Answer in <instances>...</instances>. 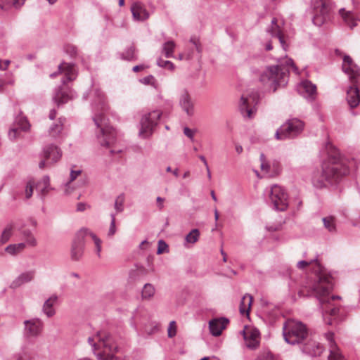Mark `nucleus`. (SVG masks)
I'll return each instance as SVG.
<instances>
[{
    "mask_svg": "<svg viewBox=\"0 0 360 360\" xmlns=\"http://www.w3.org/2000/svg\"><path fill=\"white\" fill-rule=\"evenodd\" d=\"M176 44L173 41H168L163 44L162 53L166 58L173 57V53Z\"/></svg>",
    "mask_w": 360,
    "mask_h": 360,
    "instance_id": "36",
    "label": "nucleus"
},
{
    "mask_svg": "<svg viewBox=\"0 0 360 360\" xmlns=\"http://www.w3.org/2000/svg\"><path fill=\"white\" fill-rule=\"evenodd\" d=\"M34 186H35V183L33 180H30L27 182L26 188H25L26 198L28 199L32 197V195L33 194V190H34Z\"/></svg>",
    "mask_w": 360,
    "mask_h": 360,
    "instance_id": "47",
    "label": "nucleus"
},
{
    "mask_svg": "<svg viewBox=\"0 0 360 360\" xmlns=\"http://www.w3.org/2000/svg\"><path fill=\"white\" fill-rule=\"evenodd\" d=\"M301 349L303 353L311 356H318L323 353V347L319 342L311 340L302 344Z\"/></svg>",
    "mask_w": 360,
    "mask_h": 360,
    "instance_id": "18",
    "label": "nucleus"
},
{
    "mask_svg": "<svg viewBox=\"0 0 360 360\" xmlns=\"http://www.w3.org/2000/svg\"><path fill=\"white\" fill-rule=\"evenodd\" d=\"M62 152L60 149L53 144L48 145L44 148L43 158L47 160L48 164H53L60 159Z\"/></svg>",
    "mask_w": 360,
    "mask_h": 360,
    "instance_id": "17",
    "label": "nucleus"
},
{
    "mask_svg": "<svg viewBox=\"0 0 360 360\" xmlns=\"http://www.w3.org/2000/svg\"><path fill=\"white\" fill-rule=\"evenodd\" d=\"M115 233H116L115 223H114L113 221H110L108 236L109 237H111V236H114Z\"/></svg>",
    "mask_w": 360,
    "mask_h": 360,
    "instance_id": "54",
    "label": "nucleus"
},
{
    "mask_svg": "<svg viewBox=\"0 0 360 360\" xmlns=\"http://www.w3.org/2000/svg\"><path fill=\"white\" fill-rule=\"evenodd\" d=\"M13 229V225L12 224H8L6 227L3 231L1 238H0V245L5 244L7 243L11 235H12V231Z\"/></svg>",
    "mask_w": 360,
    "mask_h": 360,
    "instance_id": "37",
    "label": "nucleus"
},
{
    "mask_svg": "<svg viewBox=\"0 0 360 360\" xmlns=\"http://www.w3.org/2000/svg\"><path fill=\"white\" fill-rule=\"evenodd\" d=\"M66 51L73 56L77 54V48L74 46H68Z\"/></svg>",
    "mask_w": 360,
    "mask_h": 360,
    "instance_id": "57",
    "label": "nucleus"
},
{
    "mask_svg": "<svg viewBox=\"0 0 360 360\" xmlns=\"http://www.w3.org/2000/svg\"><path fill=\"white\" fill-rule=\"evenodd\" d=\"M49 117L50 120H54L55 117H56V110H54V109L51 110L50 111V112H49Z\"/></svg>",
    "mask_w": 360,
    "mask_h": 360,
    "instance_id": "62",
    "label": "nucleus"
},
{
    "mask_svg": "<svg viewBox=\"0 0 360 360\" xmlns=\"http://www.w3.org/2000/svg\"><path fill=\"white\" fill-rule=\"evenodd\" d=\"M252 302V297L250 295L246 294L245 295H244L243 297V298L240 301V308H239L240 313L241 314H248Z\"/></svg>",
    "mask_w": 360,
    "mask_h": 360,
    "instance_id": "32",
    "label": "nucleus"
},
{
    "mask_svg": "<svg viewBox=\"0 0 360 360\" xmlns=\"http://www.w3.org/2000/svg\"><path fill=\"white\" fill-rule=\"evenodd\" d=\"M285 65H283V63L280 62L278 65L269 66L260 75L259 80L264 84L268 85L274 92L278 87L284 86L288 83L290 67L295 71L297 70L291 58H285Z\"/></svg>",
    "mask_w": 360,
    "mask_h": 360,
    "instance_id": "2",
    "label": "nucleus"
},
{
    "mask_svg": "<svg viewBox=\"0 0 360 360\" xmlns=\"http://www.w3.org/2000/svg\"><path fill=\"white\" fill-rule=\"evenodd\" d=\"M326 150L328 157L321 163V170L312 176V184L317 188L336 185L349 173L346 160L340 157L335 146L328 142Z\"/></svg>",
    "mask_w": 360,
    "mask_h": 360,
    "instance_id": "1",
    "label": "nucleus"
},
{
    "mask_svg": "<svg viewBox=\"0 0 360 360\" xmlns=\"http://www.w3.org/2000/svg\"><path fill=\"white\" fill-rule=\"evenodd\" d=\"M339 13L342 16L345 22L351 29H353L357 25V21H359V19L353 12L350 11H346L345 8H341L339 11Z\"/></svg>",
    "mask_w": 360,
    "mask_h": 360,
    "instance_id": "24",
    "label": "nucleus"
},
{
    "mask_svg": "<svg viewBox=\"0 0 360 360\" xmlns=\"http://www.w3.org/2000/svg\"><path fill=\"white\" fill-rule=\"evenodd\" d=\"M342 68L352 84L347 90V101L351 108H355L360 103V93L358 87L360 80V68L349 56H344Z\"/></svg>",
    "mask_w": 360,
    "mask_h": 360,
    "instance_id": "4",
    "label": "nucleus"
},
{
    "mask_svg": "<svg viewBox=\"0 0 360 360\" xmlns=\"http://www.w3.org/2000/svg\"><path fill=\"white\" fill-rule=\"evenodd\" d=\"M155 288L150 283H146L144 285L142 290L141 296L143 299H150L155 294Z\"/></svg>",
    "mask_w": 360,
    "mask_h": 360,
    "instance_id": "38",
    "label": "nucleus"
},
{
    "mask_svg": "<svg viewBox=\"0 0 360 360\" xmlns=\"http://www.w3.org/2000/svg\"><path fill=\"white\" fill-rule=\"evenodd\" d=\"M58 297L56 295L51 296L44 303L42 311L46 315L47 317H52L55 314L56 311L53 309V305L56 303Z\"/></svg>",
    "mask_w": 360,
    "mask_h": 360,
    "instance_id": "28",
    "label": "nucleus"
},
{
    "mask_svg": "<svg viewBox=\"0 0 360 360\" xmlns=\"http://www.w3.org/2000/svg\"><path fill=\"white\" fill-rule=\"evenodd\" d=\"M157 65L161 68H163L172 70V71L174 70V63L169 60H164L162 58H158L157 60Z\"/></svg>",
    "mask_w": 360,
    "mask_h": 360,
    "instance_id": "45",
    "label": "nucleus"
},
{
    "mask_svg": "<svg viewBox=\"0 0 360 360\" xmlns=\"http://www.w3.org/2000/svg\"><path fill=\"white\" fill-rule=\"evenodd\" d=\"M184 134L188 137L189 139H193V135H194V133L193 131L189 129L188 127H184Z\"/></svg>",
    "mask_w": 360,
    "mask_h": 360,
    "instance_id": "56",
    "label": "nucleus"
},
{
    "mask_svg": "<svg viewBox=\"0 0 360 360\" xmlns=\"http://www.w3.org/2000/svg\"><path fill=\"white\" fill-rule=\"evenodd\" d=\"M87 236H91V238L93 239L95 246H96V252L98 257H101V240L100 238H98L95 233L91 232L88 229Z\"/></svg>",
    "mask_w": 360,
    "mask_h": 360,
    "instance_id": "42",
    "label": "nucleus"
},
{
    "mask_svg": "<svg viewBox=\"0 0 360 360\" xmlns=\"http://www.w3.org/2000/svg\"><path fill=\"white\" fill-rule=\"evenodd\" d=\"M144 68H145V67L143 65H135L132 70L134 72H138V71L143 70Z\"/></svg>",
    "mask_w": 360,
    "mask_h": 360,
    "instance_id": "61",
    "label": "nucleus"
},
{
    "mask_svg": "<svg viewBox=\"0 0 360 360\" xmlns=\"http://www.w3.org/2000/svg\"><path fill=\"white\" fill-rule=\"evenodd\" d=\"M228 323L229 320L223 317L211 320L209 322V328L211 334L214 336L220 335Z\"/></svg>",
    "mask_w": 360,
    "mask_h": 360,
    "instance_id": "21",
    "label": "nucleus"
},
{
    "mask_svg": "<svg viewBox=\"0 0 360 360\" xmlns=\"http://www.w3.org/2000/svg\"><path fill=\"white\" fill-rule=\"evenodd\" d=\"M24 335L30 338L38 337L41 334L44 323L41 319L34 318L24 321Z\"/></svg>",
    "mask_w": 360,
    "mask_h": 360,
    "instance_id": "13",
    "label": "nucleus"
},
{
    "mask_svg": "<svg viewBox=\"0 0 360 360\" xmlns=\"http://www.w3.org/2000/svg\"><path fill=\"white\" fill-rule=\"evenodd\" d=\"M65 119H62L61 117L58 119V123L53 124L50 127L49 134L51 136L56 138L58 136L60 133L63 129V121Z\"/></svg>",
    "mask_w": 360,
    "mask_h": 360,
    "instance_id": "35",
    "label": "nucleus"
},
{
    "mask_svg": "<svg viewBox=\"0 0 360 360\" xmlns=\"http://www.w3.org/2000/svg\"><path fill=\"white\" fill-rule=\"evenodd\" d=\"M200 236V231L197 229H193L189 233H188L185 238L186 241L189 243H196Z\"/></svg>",
    "mask_w": 360,
    "mask_h": 360,
    "instance_id": "43",
    "label": "nucleus"
},
{
    "mask_svg": "<svg viewBox=\"0 0 360 360\" xmlns=\"http://www.w3.org/2000/svg\"><path fill=\"white\" fill-rule=\"evenodd\" d=\"M94 101L93 107L95 109L96 106L98 110L105 111L107 109V105L105 103V98L103 92L98 89H96L94 91Z\"/></svg>",
    "mask_w": 360,
    "mask_h": 360,
    "instance_id": "26",
    "label": "nucleus"
},
{
    "mask_svg": "<svg viewBox=\"0 0 360 360\" xmlns=\"http://www.w3.org/2000/svg\"><path fill=\"white\" fill-rule=\"evenodd\" d=\"M167 333H168L169 338H173L176 335V322L174 321H172L169 323Z\"/></svg>",
    "mask_w": 360,
    "mask_h": 360,
    "instance_id": "48",
    "label": "nucleus"
},
{
    "mask_svg": "<svg viewBox=\"0 0 360 360\" xmlns=\"http://www.w3.org/2000/svg\"><path fill=\"white\" fill-rule=\"evenodd\" d=\"M261 169L266 172H268L270 169V165L267 162H262L261 163Z\"/></svg>",
    "mask_w": 360,
    "mask_h": 360,
    "instance_id": "60",
    "label": "nucleus"
},
{
    "mask_svg": "<svg viewBox=\"0 0 360 360\" xmlns=\"http://www.w3.org/2000/svg\"><path fill=\"white\" fill-rule=\"evenodd\" d=\"M125 195L124 193L120 194L115 199L114 207L117 212H122L124 210V203Z\"/></svg>",
    "mask_w": 360,
    "mask_h": 360,
    "instance_id": "41",
    "label": "nucleus"
},
{
    "mask_svg": "<svg viewBox=\"0 0 360 360\" xmlns=\"http://www.w3.org/2000/svg\"><path fill=\"white\" fill-rule=\"evenodd\" d=\"M240 110L244 117L248 118H252L255 112V109L249 105V98L243 96L240 98Z\"/></svg>",
    "mask_w": 360,
    "mask_h": 360,
    "instance_id": "30",
    "label": "nucleus"
},
{
    "mask_svg": "<svg viewBox=\"0 0 360 360\" xmlns=\"http://www.w3.org/2000/svg\"><path fill=\"white\" fill-rule=\"evenodd\" d=\"M81 170H71L70 175V182L73 181L81 174Z\"/></svg>",
    "mask_w": 360,
    "mask_h": 360,
    "instance_id": "55",
    "label": "nucleus"
},
{
    "mask_svg": "<svg viewBox=\"0 0 360 360\" xmlns=\"http://www.w3.org/2000/svg\"><path fill=\"white\" fill-rule=\"evenodd\" d=\"M93 120L98 129L96 137L100 145L105 147L110 146L115 141V129L108 126V120L103 112L95 113Z\"/></svg>",
    "mask_w": 360,
    "mask_h": 360,
    "instance_id": "7",
    "label": "nucleus"
},
{
    "mask_svg": "<svg viewBox=\"0 0 360 360\" xmlns=\"http://www.w3.org/2000/svg\"><path fill=\"white\" fill-rule=\"evenodd\" d=\"M141 82L145 84H153L155 78L153 75H148L142 79Z\"/></svg>",
    "mask_w": 360,
    "mask_h": 360,
    "instance_id": "53",
    "label": "nucleus"
},
{
    "mask_svg": "<svg viewBox=\"0 0 360 360\" xmlns=\"http://www.w3.org/2000/svg\"><path fill=\"white\" fill-rule=\"evenodd\" d=\"M324 336L328 342L329 346L330 354L328 355V360H345L334 340V333L329 331L326 333Z\"/></svg>",
    "mask_w": 360,
    "mask_h": 360,
    "instance_id": "15",
    "label": "nucleus"
},
{
    "mask_svg": "<svg viewBox=\"0 0 360 360\" xmlns=\"http://www.w3.org/2000/svg\"><path fill=\"white\" fill-rule=\"evenodd\" d=\"M131 11L132 13L133 18L136 20L143 21L147 20L150 14L146 9L143 4L140 2H135L131 5Z\"/></svg>",
    "mask_w": 360,
    "mask_h": 360,
    "instance_id": "23",
    "label": "nucleus"
},
{
    "mask_svg": "<svg viewBox=\"0 0 360 360\" xmlns=\"http://www.w3.org/2000/svg\"><path fill=\"white\" fill-rule=\"evenodd\" d=\"M35 188L37 191L39 192L42 197H44L49 191L52 189L50 186L49 176L47 175L43 176V178L36 184Z\"/></svg>",
    "mask_w": 360,
    "mask_h": 360,
    "instance_id": "27",
    "label": "nucleus"
},
{
    "mask_svg": "<svg viewBox=\"0 0 360 360\" xmlns=\"http://www.w3.org/2000/svg\"><path fill=\"white\" fill-rule=\"evenodd\" d=\"M11 360H23V358L21 354H17L13 356Z\"/></svg>",
    "mask_w": 360,
    "mask_h": 360,
    "instance_id": "64",
    "label": "nucleus"
},
{
    "mask_svg": "<svg viewBox=\"0 0 360 360\" xmlns=\"http://www.w3.org/2000/svg\"><path fill=\"white\" fill-rule=\"evenodd\" d=\"M245 345L250 349H257L260 342V333L257 328H246L243 331Z\"/></svg>",
    "mask_w": 360,
    "mask_h": 360,
    "instance_id": "14",
    "label": "nucleus"
},
{
    "mask_svg": "<svg viewBox=\"0 0 360 360\" xmlns=\"http://www.w3.org/2000/svg\"><path fill=\"white\" fill-rule=\"evenodd\" d=\"M267 32H269L272 37L277 38L284 51H287L288 48V45L285 40L284 35L283 34L280 27H278L277 29L271 25L267 29Z\"/></svg>",
    "mask_w": 360,
    "mask_h": 360,
    "instance_id": "29",
    "label": "nucleus"
},
{
    "mask_svg": "<svg viewBox=\"0 0 360 360\" xmlns=\"http://www.w3.org/2000/svg\"><path fill=\"white\" fill-rule=\"evenodd\" d=\"M15 122L18 127L11 129L8 132V136L11 139H15L20 133V130L27 131L30 127V124L25 117L19 116L16 117Z\"/></svg>",
    "mask_w": 360,
    "mask_h": 360,
    "instance_id": "22",
    "label": "nucleus"
},
{
    "mask_svg": "<svg viewBox=\"0 0 360 360\" xmlns=\"http://www.w3.org/2000/svg\"><path fill=\"white\" fill-rule=\"evenodd\" d=\"M190 42L192 43L194 45L196 51L198 53H201L202 52L201 44L200 42L199 39H198L196 37H192L190 39Z\"/></svg>",
    "mask_w": 360,
    "mask_h": 360,
    "instance_id": "50",
    "label": "nucleus"
},
{
    "mask_svg": "<svg viewBox=\"0 0 360 360\" xmlns=\"http://www.w3.org/2000/svg\"><path fill=\"white\" fill-rule=\"evenodd\" d=\"M179 105L182 110L188 115L192 116L194 113V104L191 96L187 90L184 89L179 98Z\"/></svg>",
    "mask_w": 360,
    "mask_h": 360,
    "instance_id": "19",
    "label": "nucleus"
},
{
    "mask_svg": "<svg viewBox=\"0 0 360 360\" xmlns=\"http://www.w3.org/2000/svg\"><path fill=\"white\" fill-rule=\"evenodd\" d=\"M88 229H81L75 235L72 241L70 251L71 259L73 261L79 260L84 252V238L87 236Z\"/></svg>",
    "mask_w": 360,
    "mask_h": 360,
    "instance_id": "12",
    "label": "nucleus"
},
{
    "mask_svg": "<svg viewBox=\"0 0 360 360\" xmlns=\"http://www.w3.org/2000/svg\"><path fill=\"white\" fill-rule=\"evenodd\" d=\"M333 290V288L330 290L331 291ZM330 292H328V294L327 295H321L320 297H318L316 295V293L314 292V291H311V294L314 295L316 296V297L319 300L320 303L321 304H323L325 302H330V300H333L335 299H341V297L340 296H332L330 297H328V295L330 294Z\"/></svg>",
    "mask_w": 360,
    "mask_h": 360,
    "instance_id": "44",
    "label": "nucleus"
},
{
    "mask_svg": "<svg viewBox=\"0 0 360 360\" xmlns=\"http://www.w3.org/2000/svg\"><path fill=\"white\" fill-rule=\"evenodd\" d=\"M315 263L316 269H315L316 279L313 284L311 290L316 293L318 297L328 294L333 288V278L328 274L323 267L318 262L317 257L310 261L302 260L297 262V267L299 269H304L310 264Z\"/></svg>",
    "mask_w": 360,
    "mask_h": 360,
    "instance_id": "5",
    "label": "nucleus"
},
{
    "mask_svg": "<svg viewBox=\"0 0 360 360\" xmlns=\"http://www.w3.org/2000/svg\"><path fill=\"white\" fill-rule=\"evenodd\" d=\"M34 276V271H26L19 275L11 284V288H17L24 283L31 281Z\"/></svg>",
    "mask_w": 360,
    "mask_h": 360,
    "instance_id": "25",
    "label": "nucleus"
},
{
    "mask_svg": "<svg viewBox=\"0 0 360 360\" xmlns=\"http://www.w3.org/2000/svg\"><path fill=\"white\" fill-rule=\"evenodd\" d=\"M22 235L27 238V243L29 245L32 246H35L37 245V241L30 230L23 231Z\"/></svg>",
    "mask_w": 360,
    "mask_h": 360,
    "instance_id": "46",
    "label": "nucleus"
},
{
    "mask_svg": "<svg viewBox=\"0 0 360 360\" xmlns=\"http://www.w3.org/2000/svg\"><path fill=\"white\" fill-rule=\"evenodd\" d=\"M323 222L324 227L328 229L330 232L335 231L336 226L335 223V218L329 216L323 218Z\"/></svg>",
    "mask_w": 360,
    "mask_h": 360,
    "instance_id": "40",
    "label": "nucleus"
},
{
    "mask_svg": "<svg viewBox=\"0 0 360 360\" xmlns=\"http://www.w3.org/2000/svg\"><path fill=\"white\" fill-rule=\"evenodd\" d=\"M256 360H275V359L270 352H264L259 354Z\"/></svg>",
    "mask_w": 360,
    "mask_h": 360,
    "instance_id": "49",
    "label": "nucleus"
},
{
    "mask_svg": "<svg viewBox=\"0 0 360 360\" xmlns=\"http://www.w3.org/2000/svg\"><path fill=\"white\" fill-rule=\"evenodd\" d=\"M59 73H63L65 78L62 79L63 84L74 80L76 78V71L75 65L71 63H63L58 65Z\"/></svg>",
    "mask_w": 360,
    "mask_h": 360,
    "instance_id": "20",
    "label": "nucleus"
},
{
    "mask_svg": "<svg viewBox=\"0 0 360 360\" xmlns=\"http://www.w3.org/2000/svg\"><path fill=\"white\" fill-rule=\"evenodd\" d=\"M156 201H157V204H158V207L159 210H161L164 207L163 202L165 201V199L161 197H158L156 199Z\"/></svg>",
    "mask_w": 360,
    "mask_h": 360,
    "instance_id": "58",
    "label": "nucleus"
},
{
    "mask_svg": "<svg viewBox=\"0 0 360 360\" xmlns=\"http://www.w3.org/2000/svg\"><path fill=\"white\" fill-rule=\"evenodd\" d=\"M72 97L65 91H63L60 88L58 89L53 98L55 103L58 106L67 103Z\"/></svg>",
    "mask_w": 360,
    "mask_h": 360,
    "instance_id": "31",
    "label": "nucleus"
},
{
    "mask_svg": "<svg viewBox=\"0 0 360 360\" xmlns=\"http://www.w3.org/2000/svg\"><path fill=\"white\" fill-rule=\"evenodd\" d=\"M86 209V205L83 202H79L77 205V210L79 212L84 211Z\"/></svg>",
    "mask_w": 360,
    "mask_h": 360,
    "instance_id": "59",
    "label": "nucleus"
},
{
    "mask_svg": "<svg viewBox=\"0 0 360 360\" xmlns=\"http://www.w3.org/2000/svg\"><path fill=\"white\" fill-rule=\"evenodd\" d=\"M161 115L162 112L160 110H153L144 115L141 120L139 134L143 137H148L152 134Z\"/></svg>",
    "mask_w": 360,
    "mask_h": 360,
    "instance_id": "9",
    "label": "nucleus"
},
{
    "mask_svg": "<svg viewBox=\"0 0 360 360\" xmlns=\"http://www.w3.org/2000/svg\"><path fill=\"white\" fill-rule=\"evenodd\" d=\"M339 311V309L338 307H333L330 309V314L332 316L336 315Z\"/></svg>",
    "mask_w": 360,
    "mask_h": 360,
    "instance_id": "63",
    "label": "nucleus"
},
{
    "mask_svg": "<svg viewBox=\"0 0 360 360\" xmlns=\"http://www.w3.org/2000/svg\"><path fill=\"white\" fill-rule=\"evenodd\" d=\"M283 335L290 345L302 344L309 336L305 324L294 319L286 320L283 326Z\"/></svg>",
    "mask_w": 360,
    "mask_h": 360,
    "instance_id": "6",
    "label": "nucleus"
},
{
    "mask_svg": "<svg viewBox=\"0 0 360 360\" xmlns=\"http://www.w3.org/2000/svg\"><path fill=\"white\" fill-rule=\"evenodd\" d=\"M304 127V124L302 120L297 118L290 119L276 131L275 137L278 140L293 139L303 131Z\"/></svg>",
    "mask_w": 360,
    "mask_h": 360,
    "instance_id": "8",
    "label": "nucleus"
},
{
    "mask_svg": "<svg viewBox=\"0 0 360 360\" xmlns=\"http://www.w3.org/2000/svg\"><path fill=\"white\" fill-rule=\"evenodd\" d=\"M311 6L314 11L313 23L321 26L329 18L330 8L324 0H311Z\"/></svg>",
    "mask_w": 360,
    "mask_h": 360,
    "instance_id": "11",
    "label": "nucleus"
},
{
    "mask_svg": "<svg viewBox=\"0 0 360 360\" xmlns=\"http://www.w3.org/2000/svg\"><path fill=\"white\" fill-rule=\"evenodd\" d=\"M167 247L168 246H167V243L164 240H160L158 241V247L157 253L162 254L167 248Z\"/></svg>",
    "mask_w": 360,
    "mask_h": 360,
    "instance_id": "52",
    "label": "nucleus"
},
{
    "mask_svg": "<svg viewBox=\"0 0 360 360\" xmlns=\"http://www.w3.org/2000/svg\"><path fill=\"white\" fill-rule=\"evenodd\" d=\"M121 58L129 61L136 60L137 56L136 55V49L134 45H131L123 53H121Z\"/></svg>",
    "mask_w": 360,
    "mask_h": 360,
    "instance_id": "34",
    "label": "nucleus"
},
{
    "mask_svg": "<svg viewBox=\"0 0 360 360\" xmlns=\"http://www.w3.org/2000/svg\"><path fill=\"white\" fill-rule=\"evenodd\" d=\"M25 2V0H0V8L2 10H7L11 7L19 8Z\"/></svg>",
    "mask_w": 360,
    "mask_h": 360,
    "instance_id": "33",
    "label": "nucleus"
},
{
    "mask_svg": "<svg viewBox=\"0 0 360 360\" xmlns=\"http://www.w3.org/2000/svg\"><path fill=\"white\" fill-rule=\"evenodd\" d=\"M269 198L275 210L284 211L288 207V195L282 187L274 185L269 191Z\"/></svg>",
    "mask_w": 360,
    "mask_h": 360,
    "instance_id": "10",
    "label": "nucleus"
},
{
    "mask_svg": "<svg viewBox=\"0 0 360 360\" xmlns=\"http://www.w3.org/2000/svg\"><path fill=\"white\" fill-rule=\"evenodd\" d=\"M190 42L192 43L194 45L196 51L198 53H201L202 52L201 44L200 42L199 39H198L196 37H192L190 39Z\"/></svg>",
    "mask_w": 360,
    "mask_h": 360,
    "instance_id": "51",
    "label": "nucleus"
},
{
    "mask_svg": "<svg viewBox=\"0 0 360 360\" xmlns=\"http://www.w3.org/2000/svg\"><path fill=\"white\" fill-rule=\"evenodd\" d=\"M300 94L306 99L313 101L316 97V86L311 81L304 80L298 86Z\"/></svg>",
    "mask_w": 360,
    "mask_h": 360,
    "instance_id": "16",
    "label": "nucleus"
},
{
    "mask_svg": "<svg viewBox=\"0 0 360 360\" xmlns=\"http://www.w3.org/2000/svg\"><path fill=\"white\" fill-rule=\"evenodd\" d=\"M25 247V243L9 245L6 248V251L11 255H16L21 252Z\"/></svg>",
    "mask_w": 360,
    "mask_h": 360,
    "instance_id": "39",
    "label": "nucleus"
},
{
    "mask_svg": "<svg viewBox=\"0 0 360 360\" xmlns=\"http://www.w3.org/2000/svg\"><path fill=\"white\" fill-rule=\"evenodd\" d=\"M88 342L98 360H114L119 350L114 338L106 331L97 332L95 337L88 338Z\"/></svg>",
    "mask_w": 360,
    "mask_h": 360,
    "instance_id": "3",
    "label": "nucleus"
}]
</instances>
